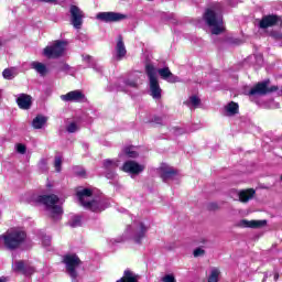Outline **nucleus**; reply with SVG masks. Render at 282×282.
<instances>
[{
  "mask_svg": "<svg viewBox=\"0 0 282 282\" xmlns=\"http://www.w3.org/2000/svg\"><path fill=\"white\" fill-rule=\"evenodd\" d=\"M31 69H34L40 76H47V73L50 72L47 69V66L41 62H32Z\"/></svg>",
  "mask_w": 282,
  "mask_h": 282,
  "instance_id": "nucleus-21",
  "label": "nucleus"
},
{
  "mask_svg": "<svg viewBox=\"0 0 282 282\" xmlns=\"http://www.w3.org/2000/svg\"><path fill=\"white\" fill-rule=\"evenodd\" d=\"M98 21H102V23H118L120 21H124L127 19L126 14L118 13V12H99L96 15Z\"/></svg>",
  "mask_w": 282,
  "mask_h": 282,
  "instance_id": "nucleus-10",
  "label": "nucleus"
},
{
  "mask_svg": "<svg viewBox=\"0 0 282 282\" xmlns=\"http://www.w3.org/2000/svg\"><path fill=\"white\" fill-rule=\"evenodd\" d=\"M275 279H279V275H275Z\"/></svg>",
  "mask_w": 282,
  "mask_h": 282,
  "instance_id": "nucleus-49",
  "label": "nucleus"
},
{
  "mask_svg": "<svg viewBox=\"0 0 282 282\" xmlns=\"http://www.w3.org/2000/svg\"><path fill=\"white\" fill-rule=\"evenodd\" d=\"M67 47V42L55 41L53 44L46 46L43 51L46 58H61L65 54V48Z\"/></svg>",
  "mask_w": 282,
  "mask_h": 282,
  "instance_id": "nucleus-8",
  "label": "nucleus"
},
{
  "mask_svg": "<svg viewBox=\"0 0 282 282\" xmlns=\"http://www.w3.org/2000/svg\"><path fill=\"white\" fill-rule=\"evenodd\" d=\"M194 257H204L206 254V250L202 249V248H196L193 252Z\"/></svg>",
  "mask_w": 282,
  "mask_h": 282,
  "instance_id": "nucleus-36",
  "label": "nucleus"
},
{
  "mask_svg": "<svg viewBox=\"0 0 282 282\" xmlns=\"http://www.w3.org/2000/svg\"><path fill=\"white\" fill-rule=\"evenodd\" d=\"M8 280L6 278H0V282H7Z\"/></svg>",
  "mask_w": 282,
  "mask_h": 282,
  "instance_id": "nucleus-47",
  "label": "nucleus"
},
{
  "mask_svg": "<svg viewBox=\"0 0 282 282\" xmlns=\"http://www.w3.org/2000/svg\"><path fill=\"white\" fill-rule=\"evenodd\" d=\"M239 202H242V204H246L248 202V189H243L240 192H235Z\"/></svg>",
  "mask_w": 282,
  "mask_h": 282,
  "instance_id": "nucleus-30",
  "label": "nucleus"
},
{
  "mask_svg": "<svg viewBox=\"0 0 282 282\" xmlns=\"http://www.w3.org/2000/svg\"><path fill=\"white\" fill-rule=\"evenodd\" d=\"M83 11L80 8L76 6L70 7V23L75 28V30H80L83 26V19H84Z\"/></svg>",
  "mask_w": 282,
  "mask_h": 282,
  "instance_id": "nucleus-14",
  "label": "nucleus"
},
{
  "mask_svg": "<svg viewBox=\"0 0 282 282\" xmlns=\"http://www.w3.org/2000/svg\"><path fill=\"white\" fill-rule=\"evenodd\" d=\"M280 180H282V175H281Z\"/></svg>",
  "mask_w": 282,
  "mask_h": 282,
  "instance_id": "nucleus-50",
  "label": "nucleus"
},
{
  "mask_svg": "<svg viewBox=\"0 0 282 282\" xmlns=\"http://www.w3.org/2000/svg\"><path fill=\"white\" fill-rule=\"evenodd\" d=\"M162 282H177L174 274H166L161 279Z\"/></svg>",
  "mask_w": 282,
  "mask_h": 282,
  "instance_id": "nucleus-35",
  "label": "nucleus"
},
{
  "mask_svg": "<svg viewBox=\"0 0 282 282\" xmlns=\"http://www.w3.org/2000/svg\"><path fill=\"white\" fill-rule=\"evenodd\" d=\"M14 272H22L25 274V263L23 261H18L13 264Z\"/></svg>",
  "mask_w": 282,
  "mask_h": 282,
  "instance_id": "nucleus-31",
  "label": "nucleus"
},
{
  "mask_svg": "<svg viewBox=\"0 0 282 282\" xmlns=\"http://www.w3.org/2000/svg\"><path fill=\"white\" fill-rule=\"evenodd\" d=\"M120 166V160L108 159L104 161L105 175L107 180H116V171Z\"/></svg>",
  "mask_w": 282,
  "mask_h": 282,
  "instance_id": "nucleus-12",
  "label": "nucleus"
},
{
  "mask_svg": "<svg viewBox=\"0 0 282 282\" xmlns=\"http://www.w3.org/2000/svg\"><path fill=\"white\" fill-rule=\"evenodd\" d=\"M254 189H252V188H249L248 189V199H252L253 197H254Z\"/></svg>",
  "mask_w": 282,
  "mask_h": 282,
  "instance_id": "nucleus-41",
  "label": "nucleus"
},
{
  "mask_svg": "<svg viewBox=\"0 0 282 282\" xmlns=\"http://www.w3.org/2000/svg\"><path fill=\"white\" fill-rule=\"evenodd\" d=\"M17 151H18V153H21V155H24V153H25V151H26V148H25L24 144L19 143V144L17 145Z\"/></svg>",
  "mask_w": 282,
  "mask_h": 282,
  "instance_id": "nucleus-38",
  "label": "nucleus"
},
{
  "mask_svg": "<svg viewBox=\"0 0 282 282\" xmlns=\"http://www.w3.org/2000/svg\"><path fill=\"white\" fill-rule=\"evenodd\" d=\"M116 59L122 61L124 56H127V47L124 46V41L122 40V35L118 36L117 45H116Z\"/></svg>",
  "mask_w": 282,
  "mask_h": 282,
  "instance_id": "nucleus-19",
  "label": "nucleus"
},
{
  "mask_svg": "<svg viewBox=\"0 0 282 282\" xmlns=\"http://www.w3.org/2000/svg\"><path fill=\"white\" fill-rule=\"evenodd\" d=\"M270 79H265L264 82L258 83L250 91H249V98L252 100V97L254 96H265L267 94H272L273 91H279V87L271 86Z\"/></svg>",
  "mask_w": 282,
  "mask_h": 282,
  "instance_id": "nucleus-9",
  "label": "nucleus"
},
{
  "mask_svg": "<svg viewBox=\"0 0 282 282\" xmlns=\"http://www.w3.org/2000/svg\"><path fill=\"white\" fill-rule=\"evenodd\" d=\"M149 232V226L142 220H135L126 228L124 238H117L112 240V243H122L126 239H131L134 243H142V239L147 237Z\"/></svg>",
  "mask_w": 282,
  "mask_h": 282,
  "instance_id": "nucleus-3",
  "label": "nucleus"
},
{
  "mask_svg": "<svg viewBox=\"0 0 282 282\" xmlns=\"http://www.w3.org/2000/svg\"><path fill=\"white\" fill-rule=\"evenodd\" d=\"M62 165H63V159L61 156H55L54 166L57 173H61Z\"/></svg>",
  "mask_w": 282,
  "mask_h": 282,
  "instance_id": "nucleus-33",
  "label": "nucleus"
},
{
  "mask_svg": "<svg viewBox=\"0 0 282 282\" xmlns=\"http://www.w3.org/2000/svg\"><path fill=\"white\" fill-rule=\"evenodd\" d=\"M0 239L8 250H17V248H21V246L25 243L28 235L25 231L19 228H12L9 229L4 235L0 236Z\"/></svg>",
  "mask_w": 282,
  "mask_h": 282,
  "instance_id": "nucleus-4",
  "label": "nucleus"
},
{
  "mask_svg": "<svg viewBox=\"0 0 282 282\" xmlns=\"http://www.w3.org/2000/svg\"><path fill=\"white\" fill-rule=\"evenodd\" d=\"M204 21L208 25L210 33L216 36L226 32V24L224 23V8L221 3L216 2L208 8L204 13Z\"/></svg>",
  "mask_w": 282,
  "mask_h": 282,
  "instance_id": "nucleus-1",
  "label": "nucleus"
},
{
  "mask_svg": "<svg viewBox=\"0 0 282 282\" xmlns=\"http://www.w3.org/2000/svg\"><path fill=\"white\" fill-rule=\"evenodd\" d=\"M61 100L64 102H83L85 100V94L80 90H72L66 95H62Z\"/></svg>",
  "mask_w": 282,
  "mask_h": 282,
  "instance_id": "nucleus-15",
  "label": "nucleus"
},
{
  "mask_svg": "<svg viewBox=\"0 0 282 282\" xmlns=\"http://www.w3.org/2000/svg\"><path fill=\"white\" fill-rule=\"evenodd\" d=\"M237 113H239V104L231 101L225 106L224 116L230 118L232 116H237Z\"/></svg>",
  "mask_w": 282,
  "mask_h": 282,
  "instance_id": "nucleus-20",
  "label": "nucleus"
},
{
  "mask_svg": "<svg viewBox=\"0 0 282 282\" xmlns=\"http://www.w3.org/2000/svg\"><path fill=\"white\" fill-rule=\"evenodd\" d=\"M122 155H127V158H138L139 154L134 147H126L122 153L119 154V158H122Z\"/></svg>",
  "mask_w": 282,
  "mask_h": 282,
  "instance_id": "nucleus-24",
  "label": "nucleus"
},
{
  "mask_svg": "<svg viewBox=\"0 0 282 282\" xmlns=\"http://www.w3.org/2000/svg\"><path fill=\"white\" fill-rule=\"evenodd\" d=\"M37 202L46 207L53 219H58L63 215V200L55 194L39 196Z\"/></svg>",
  "mask_w": 282,
  "mask_h": 282,
  "instance_id": "nucleus-5",
  "label": "nucleus"
},
{
  "mask_svg": "<svg viewBox=\"0 0 282 282\" xmlns=\"http://www.w3.org/2000/svg\"><path fill=\"white\" fill-rule=\"evenodd\" d=\"M267 224V220H249L248 228H263Z\"/></svg>",
  "mask_w": 282,
  "mask_h": 282,
  "instance_id": "nucleus-27",
  "label": "nucleus"
},
{
  "mask_svg": "<svg viewBox=\"0 0 282 282\" xmlns=\"http://www.w3.org/2000/svg\"><path fill=\"white\" fill-rule=\"evenodd\" d=\"M46 122H47V117L43 115H39L33 119L32 127L33 129H43Z\"/></svg>",
  "mask_w": 282,
  "mask_h": 282,
  "instance_id": "nucleus-22",
  "label": "nucleus"
},
{
  "mask_svg": "<svg viewBox=\"0 0 282 282\" xmlns=\"http://www.w3.org/2000/svg\"><path fill=\"white\" fill-rule=\"evenodd\" d=\"M50 241H52V239L50 238V236H45L42 240L43 246H50Z\"/></svg>",
  "mask_w": 282,
  "mask_h": 282,
  "instance_id": "nucleus-40",
  "label": "nucleus"
},
{
  "mask_svg": "<svg viewBox=\"0 0 282 282\" xmlns=\"http://www.w3.org/2000/svg\"><path fill=\"white\" fill-rule=\"evenodd\" d=\"M159 175L161 177V180L165 183L167 182H173V180H175V177H177V171L175 170V167L166 164V163H162L159 169Z\"/></svg>",
  "mask_w": 282,
  "mask_h": 282,
  "instance_id": "nucleus-11",
  "label": "nucleus"
},
{
  "mask_svg": "<svg viewBox=\"0 0 282 282\" xmlns=\"http://www.w3.org/2000/svg\"><path fill=\"white\" fill-rule=\"evenodd\" d=\"M78 123H76V122H70V123H68L67 126H66V131L68 132V133H76V131H78Z\"/></svg>",
  "mask_w": 282,
  "mask_h": 282,
  "instance_id": "nucleus-32",
  "label": "nucleus"
},
{
  "mask_svg": "<svg viewBox=\"0 0 282 282\" xmlns=\"http://www.w3.org/2000/svg\"><path fill=\"white\" fill-rule=\"evenodd\" d=\"M237 228H248V220L243 219L236 224Z\"/></svg>",
  "mask_w": 282,
  "mask_h": 282,
  "instance_id": "nucleus-39",
  "label": "nucleus"
},
{
  "mask_svg": "<svg viewBox=\"0 0 282 282\" xmlns=\"http://www.w3.org/2000/svg\"><path fill=\"white\" fill-rule=\"evenodd\" d=\"M67 69H69V65L64 64V65L62 66V70H63V72H67Z\"/></svg>",
  "mask_w": 282,
  "mask_h": 282,
  "instance_id": "nucleus-45",
  "label": "nucleus"
},
{
  "mask_svg": "<svg viewBox=\"0 0 282 282\" xmlns=\"http://www.w3.org/2000/svg\"><path fill=\"white\" fill-rule=\"evenodd\" d=\"M121 85H124L126 87H138V82L137 80L127 79V80H122Z\"/></svg>",
  "mask_w": 282,
  "mask_h": 282,
  "instance_id": "nucleus-34",
  "label": "nucleus"
},
{
  "mask_svg": "<svg viewBox=\"0 0 282 282\" xmlns=\"http://www.w3.org/2000/svg\"><path fill=\"white\" fill-rule=\"evenodd\" d=\"M119 91H127V87H124V86H119Z\"/></svg>",
  "mask_w": 282,
  "mask_h": 282,
  "instance_id": "nucleus-46",
  "label": "nucleus"
},
{
  "mask_svg": "<svg viewBox=\"0 0 282 282\" xmlns=\"http://www.w3.org/2000/svg\"><path fill=\"white\" fill-rule=\"evenodd\" d=\"M90 67H94L96 69V72H102V67H100L96 64L90 65Z\"/></svg>",
  "mask_w": 282,
  "mask_h": 282,
  "instance_id": "nucleus-43",
  "label": "nucleus"
},
{
  "mask_svg": "<svg viewBox=\"0 0 282 282\" xmlns=\"http://www.w3.org/2000/svg\"><path fill=\"white\" fill-rule=\"evenodd\" d=\"M279 21H281V17L279 15H265L262 18L259 25L262 30H268V28H274Z\"/></svg>",
  "mask_w": 282,
  "mask_h": 282,
  "instance_id": "nucleus-17",
  "label": "nucleus"
},
{
  "mask_svg": "<svg viewBox=\"0 0 282 282\" xmlns=\"http://www.w3.org/2000/svg\"><path fill=\"white\" fill-rule=\"evenodd\" d=\"M145 72L150 80V91L152 98H162V88H160V82H158V70L152 64H147Z\"/></svg>",
  "mask_w": 282,
  "mask_h": 282,
  "instance_id": "nucleus-6",
  "label": "nucleus"
},
{
  "mask_svg": "<svg viewBox=\"0 0 282 282\" xmlns=\"http://www.w3.org/2000/svg\"><path fill=\"white\" fill-rule=\"evenodd\" d=\"M39 169H41L43 172L47 171V160L46 159H42L39 162Z\"/></svg>",
  "mask_w": 282,
  "mask_h": 282,
  "instance_id": "nucleus-37",
  "label": "nucleus"
},
{
  "mask_svg": "<svg viewBox=\"0 0 282 282\" xmlns=\"http://www.w3.org/2000/svg\"><path fill=\"white\" fill-rule=\"evenodd\" d=\"M42 3H56L57 0H37Z\"/></svg>",
  "mask_w": 282,
  "mask_h": 282,
  "instance_id": "nucleus-42",
  "label": "nucleus"
},
{
  "mask_svg": "<svg viewBox=\"0 0 282 282\" xmlns=\"http://www.w3.org/2000/svg\"><path fill=\"white\" fill-rule=\"evenodd\" d=\"M185 105H187V107L197 108V107H199V105H202V100H200L199 97H197V96H192V97H189V99L185 102Z\"/></svg>",
  "mask_w": 282,
  "mask_h": 282,
  "instance_id": "nucleus-26",
  "label": "nucleus"
},
{
  "mask_svg": "<svg viewBox=\"0 0 282 282\" xmlns=\"http://www.w3.org/2000/svg\"><path fill=\"white\" fill-rule=\"evenodd\" d=\"M76 195L79 204L87 210H91L93 213H102V210L109 208V202H107V199H91V195H94V193L89 188L78 187Z\"/></svg>",
  "mask_w": 282,
  "mask_h": 282,
  "instance_id": "nucleus-2",
  "label": "nucleus"
},
{
  "mask_svg": "<svg viewBox=\"0 0 282 282\" xmlns=\"http://www.w3.org/2000/svg\"><path fill=\"white\" fill-rule=\"evenodd\" d=\"M63 263L65 264L67 274L73 279V281H76V279H78V272L76 269L82 263L80 258L76 254H66L63 258Z\"/></svg>",
  "mask_w": 282,
  "mask_h": 282,
  "instance_id": "nucleus-7",
  "label": "nucleus"
},
{
  "mask_svg": "<svg viewBox=\"0 0 282 282\" xmlns=\"http://www.w3.org/2000/svg\"><path fill=\"white\" fill-rule=\"evenodd\" d=\"M219 274H221L219 269L213 268L207 278V282H219Z\"/></svg>",
  "mask_w": 282,
  "mask_h": 282,
  "instance_id": "nucleus-25",
  "label": "nucleus"
},
{
  "mask_svg": "<svg viewBox=\"0 0 282 282\" xmlns=\"http://www.w3.org/2000/svg\"><path fill=\"white\" fill-rule=\"evenodd\" d=\"M82 224L83 218L80 216H74L69 221L70 228H78V226H82Z\"/></svg>",
  "mask_w": 282,
  "mask_h": 282,
  "instance_id": "nucleus-29",
  "label": "nucleus"
},
{
  "mask_svg": "<svg viewBox=\"0 0 282 282\" xmlns=\"http://www.w3.org/2000/svg\"><path fill=\"white\" fill-rule=\"evenodd\" d=\"M84 61H85L86 63H91L93 58H91V56L86 55V56H84Z\"/></svg>",
  "mask_w": 282,
  "mask_h": 282,
  "instance_id": "nucleus-44",
  "label": "nucleus"
},
{
  "mask_svg": "<svg viewBox=\"0 0 282 282\" xmlns=\"http://www.w3.org/2000/svg\"><path fill=\"white\" fill-rule=\"evenodd\" d=\"M117 282H138V275H135L131 270H126L123 272V276Z\"/></svg>",
  "mask_w": 282,
  "mask_h": 282,
  "instance_id": "nucleus-23",
  "label": "nucleus"
},
{
  "mask_svg": "<svg viewBox=\"0 0 282 282\" xmlns=\"http://www.w3.org/2000/svg\"><path fill=\"white\" fill-rule=\"evenodd\" d=\"M2 76L6 80H12L17 76V73H14V68H7L2 72Z\"/></svg>",
  "mask_w": 282,
  "mask_h": 282,
  "instance_id": "nucleus-28",
  "label": "nucleus"
},
{
  "mask_svg": "<svg viewBox=\"0 0 282 282\" xmlns=\"http://www.w3.org/2000/svg\"><path fill=\"white\" fill-rule=\"evenodd\" d=\"M79 175L83 177V176H85V171H82L80 173H79Z\"/></svg>",
  "mask_w": 282,
  "mask_h": 282,
  "instance_id": "nucleus-48",
  "label": "nucleus"
},
{
  "mask_svg": "<svg viewBox=\"0 0 282 282\" xmlns=\"http://www.w3.org/2000/svg\"><path fill=\"white\" fill-rule=\"evenodd\" d=\"M144 169V165L135 161H126L121 167V171H123V173H129L130 175H140Z\"/></svg>",
  "mask_w": 282,
  "mask_h": 282,
  "instance_id": "nucleus-13",
  "label": "nucleus"
},
{
  "mask_svg": "<svg viewBox=\"0 0 282 282\" xmlns=\"http://www.w3.org/2000/svg\"><path fill=\"white\" fill-rule=\"evenodd\" d=\"M15 102L18 107L24 111L32 109V96L28 94L18 95Z\"/></svg>",
  "mask_w": 282,
  "mask_h": 282,
  "instance_id": "nucleus-16",
  "label": "nucleus"
},
{
  "mask_svg": "<svg viewBox=\"0 0 282 282\" xmlns=\"http://www.w3.org/2000/svg\"><path fill=\"white\" fill-rule=\"evenodd\" d=\"M158 74L161 76V78H163V80H166L167 83H180V77L173 75L169 67L160 68Z\"/></svg>",
  "mask_w": 282,
  "mask_h": 282,
  "instance_id": "nucleus-18",
  "label": "nucleus"
}]
</instances>
